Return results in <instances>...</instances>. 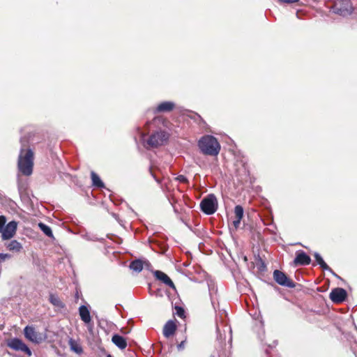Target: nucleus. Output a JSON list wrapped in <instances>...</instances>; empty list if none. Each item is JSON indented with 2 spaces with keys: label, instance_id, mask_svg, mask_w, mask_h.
I'll return each mask as SVG.
<instances>
[{
  "label": "nucleus",
  "instance_id": "nucleus-1",
  "mask_svg": "<svg viewBox=\"0 0 357 357\" xmlns=\"http://www.w3.org/2000/svg\"><path fill=\"white\" fill-rule=\"evenodd\" d=\"M34 165V152L30 148L22 147L17 158L19 172L25 176L32 174Z\"/></svg>",
  "mask_w": 357,
  "mask_h": 357
},
{
  "label": "nucleus",
  "instance_id": "nucleus-2",
  "mask_svg": "<svg viewBox=\"0 0 357 357\" xmlns=\"http://www.w3.org/2000/svg\"><path fill=\"white\" fill-rule=\"evenodd\" d=\"M198 146L204 155H217L220 150V145L217 139L212 135H204L198 142Z\"/></svg>",
  "mask_w": 357,
  "mask_h": 357
},
{
  "label": "nucleus",
  "instance_id": "nucleus-3",
  "mask_svg": "<svg viewBox=\"0 0 357 357\" xmlns=\"http://www.w3.org/2000/svg\"><path fill=\"white\" fill-rule=\"evenodd\" d=\"M331 9L334 13L343 17L351 15L354 11L350 0H335Z\"/></svg>",
  "mask_w": 357,
  "mask_h": 357
},
{
  "label": "nucleus",
  "instance_id": "nucleus-4",
  "mask_svg": "<svg viewBox=\"0 0 357 357\" xmlns=\"http://www.w3.org/2000/svg\"><path fill=\"white\" fill-rule=\"evenodd\" d=\"M200 208L206 215L213 214L218 208V202L215 196L211 194L204 198L200 203Z\"/></svg>",
  "mask_w": 357,
  "mask_h": 357
},
{
  "label": "nucleus",
  "instance_id": "nucleus-5",
  "mask_svg": "<svg viewBox=\"0 0 357 357\" xmlns=\"http://www.w3.org/2000/svg\"><path fill=\"white\" fill-rule=\"evenodd\" d=\"M168 139L169 134L165 131L160 130L151 134L146 143L151 148H158L167 142Z\"/></svg>",
  "mask_w": 357,
  "mask_h": 357
},
{
  "label": "nucleus",
  "instance_id": "nucleus-6",
  "mask_svg": "<svg viewBox=\"0 0 357 357\" xmlns=\"http://www.w3.org/2000/svg\"><path fill=\"white\" fill-rule=\"evenodd\" d=\"M273 278L275 281L280 285L289 288H294L296 286L292 280L289 278L284 273L279 270L274 271Z\"/></svg>",
  "mask_w": 357,
  "mask_h": 357
},
{
  "label": "nucleus",
  "instance_id": "nucleus-7",
  "mask_svg": "<svg viewBox=\"0 0 357 357\" xmlns=\"http://www.w3.org/2000/svg\"><path fill=\"white\" fill-rule=\"evenodd\" d=\"M17 228V222L16 221L9 222L0 231L1 238L3 240L11 239L16 234Z\"/></svg>",
  "mask_w": 357,
  "mask_h": 357
},
{
  "label": "nucleus",
  "instance_id": "nucleus-8",
  "mask_svg": "<svg viewBox=\"0 0 357 357\" xmlns=\"http://www.w3.org/2000/svg\"><path fill=\"white\" fill-rule=\"evenodd\" d=\"M296 257L293 261L294 266H307L311 263V258L303 250L296 252Z\"/></svg>",
  "mask_w": 357,
  "mask_h": 357
},
{
  "label": "nucleus",
  "instance_id": "nucleus-9",
  "mask_svg": "<svg viewBox=\"0 0 357 357\" xmlns=\"http://www.w3.org/2000/svg\"><path fill=\"white\" fill-rule=\"evenodd\" d=\"M347 296V291L342 288H335L330 293V299L335 303H340L345 301Z\"/></svg>",
  "mask_w": 357,
  "mask_h": 357
},
{
  "label": "nucleus",
  "instance_id": "nucleus-10",
  "mask_svg": "<svg viewBox=\"0 0 357 357\" xmlns=\"http://www.w3.org/2000/svg\"><path fill=\"white\" fill-rule=\"evenodd\" d=\"M8 347L15 351H22L28 355L31 354L29 348L20 339L14 338L8 343Z\"/></svg>",
  "mask_w": 357,
  "mask_h": 357
},
{
  "label": "nucleus",
  "instance_id": "nucleus-11",
  "mask_svg": "<svg viewBox=\"0 0 357 357\" xmlns=\"http://www.w3.org/2000/svg\"><path fill=\"white\" fill-rule=\"evenodd\" d=\"M153 274L156 280L160 281L161 282L164 283L165 285L169 287L170 288L175 289L176 287L172 282V280L170 279V278L164 272L161 271H155L153 272Z\"/></svg>",
  "mask_w": 357,
  "mask_h": 357
},
{
  "label": "nucleus",
  "instance_id": "nucleus-12",
  "mask_svg": "<svg viewBox=\"0 0 357 357\" xmlns=\"http://www.w3.org/2000/svg\"><path fill=\"white\" fill-rule=\"evenodd\" d=\"M175 108V104L171 101L160 102L155 109V113L169 112Z\"/></svg>",
  "mask_w": 357,
  "mask_h": 357
},
{
  "label": "nucleus",
  "instance_id": "nucleus-13",
  "mask_svg": "<svg viewBox=\"0 0 357 357\" xmlns=\"http://www.w3.org/2000/svg\"><path fill=\"white\" fill-rule=\"evenodd\" d=\"M177 326L174 321L169 320L168 321L163 328V335L166 337H169L172 336L176 331Z\"/></svg>",
  "mask_w": 357,
  "mask_h": 357
},
{
  "label": "nucleus",
  "instance_id": "nucleus-14",
  "mask_svg": "<svg viewBox=\"0 0 357 357\" xmlns=\"http://www.w3.org/2000/svg\"><path fill=\"white\" fill-rule=\"evenodd\" d=\"M7 250L10 252L19 253L22 251L23 247L22 244L17 240H12L10 242L5 244Z\"/></svg>",
  "mask_w": 357,
  "mask_h": 357
},
{
  "label": "nucleus",
  "instance_id": "nucleus-15",
  "mask_svg": "<svg viewBox=\"0 0 357 357\" xmlns=\"http://www.w3.org/2000/svg\"><path fill=\"white\" fill-rule=\"evenodd\" d=\"M79 313L81 319L84 323L89 324L91 321L90 312L86 306L81 305L79 308Z\"/></svg>",
  "mask_w": 357,
  "mask_h": 357
},
{
  "label": "nucleus",
  "instance_id": "nucleus-16",
  "mask_svg": "<svg viewBox=\"0 0 357 357\" xmlns=\"http://www.w3.org/2000/svg\"><path fill=\"white\" fill-rule=\"evenodd\" d=\"M24 331L26 338L31 342H38V333L35 331L33 327L27 326L25 327Z\"/></svg>",
  "mask_w": 357,
  "mask_h": 357
},
{
  "label": "nucleus",
  "instance_id": "nucleus-17",
  "mask_svg": "<svg viewBox=\"0 0 357 357\" xmlns=\"http://www.w3.org/2000/svg\"><path fill=\"white\" fill-rule=\"evenodd\" d=\"M144 264H149V262L143 261L142 259H135L130 262V268L133 271L139 273L143 270Z\"/></svg>",
  "mask_w": 357,
  "mask_h": 357
},
{
  "label": "nucleus",
  "instance_id": "nucleus-18",
  "mask_svg": "<svg viewBox=\"0 0 357 357\" xmlns=\"http://www.w3.org/2000/svg\"><path fill=\"white\" fill-rule=\"evenodd\" d=\"M112 341L116 347L121 349H125L127 347L126 340L119 335H114L112 336Z\"/></svg>",
  "mask_w": 357,
  "mask_h": 357
},
{
  "label": "nucleus",
  "instance_id": "nucleus-19",
  "mask_svg": "<svg viewBox=\"0 0 357 357\" xmlns=\"http://www.w3.org/2000/svg\"><path fill=\"white\" fill-rule=\"evenodd\" d=\"M91 178L92 181V185L94 187L98 188H105V184L99 177V176L92 171L91 172Z\"/></svg>",
  "mask_w": 357,
  "mask_h": 357
},
{
  "label": "nucleus",
  "instance_id": "nucleus-20",
  "mask_svg": "<svg viewBox=\"0 0 357 357\" xmlns=\"http://www.w3.org/2000/svg\"><path fill=\"white\" fill-rule=\"evenodd\" d=\"M49 301L51 304H52L54 306L59 307V308H64L65 304L61 301L59 297L57 295L51 294L50 295Z\"/></svg>",
  "mask_w": 357,
  "mask_h": 357
},
{
  "label": "nucleus",
  "instance_id": "nucleus-21",
  "mask_svg": "<svg viewBox=\"0 0 357 357\" xmlns=\"http://www.w3.org/2000/svg\"><path fill=\"white\" fill-rule=\"evenodd\" d=\"M314 257L316 259L317 264L321 266V268L324 270L328 271L333 272V270L328 266V264L324 261L322 257L319 253H314Z\"/></svg>",
  "mask_w": 357,
  "mask_h": 357
},
{
  "label": "nucleus",
  "instance_id": "nucleus-22",
  "mask_svg": "<svg viewBox=\"0 0 357 357\" xmlns=\"http://www.w3.org/2000/svg\"><path fill=\"white\" fill-rule=\"evenodd\" d=\"M69 345L70 347V349L75 353L80 354L82 353L83 350L80 344L75 340L70 339L69 340Z\"/></svg>",
  "mask_w": 357,
  "mask_h": 357
},
{
  "label": "nucleus",
  "instance_id": "nucleus-23",
  "mask_svg": "<svg viewBox=\"0 0 357 357\" xmlns=\"http://www.w3.org/2000/svg\"><path fill=\"white\" fill-rule=\"evenodd\" d=\"M40 229L48 237L54 238V235L51 228L43 222H39L38 225Z\"/></svg>",
  "mask_w": 357,
  "mask_h": 357
},
{
  "label": "nucleus",
  "instance_id": "nucleus-24",
  "mask_svg": "<svg viewBox=\"0 0 357 357\" xmlns=\"http://www.w3.org/2000/svg\"><path fill=\"white\" fill-rule=\"evenodd\" d=\"M235 218H243V208L241 206L237 205L234 208Z\"/></svg>",
  "mask_w": 357,
  "mask_h": 357
},
{
  "label": "nucleus",
  "instance_id": "nucleus-25",
  "mask_svg": "<svg viewBox=\"0 0 357 357\" xmlns=\"http://www.w3.org/2000/svg\"><path fill=\"white\" fill-rule=\"evenodd\" d=\"M175 314L181 319L185 318V313L184 309L178 305L174 307Z\"/></svg>",
  "mask_w": 357,
  "mask_h": 357
},
{
  "label": "nucleus",
  "instance_id": "nucleus-26",
  "mask_svg": "<svg viewBox=\"0 0 357 357\" xmlns=\"http://www.w3.org/2000/svg\"><path fill=\"white\" fill-rule=\"evenodd\" d=\"M11 255L8 253H0V263L5 261L6 259H10Z\"/></svg>",
  "mask_w": 357,
  "mask_h": 357
},
{
  "label": "nucleus",
  "instance_id": "nucleus-27",
  "mask_svg": "<svg viewBox=\"0 0 357 357\" xmlns=\"http://www.w3.org/2000/svg\"><path fill=\"white\" fill-rule=\"evenodd\" d=\"M6 218L4 215H0V231L6 226Z\"/></svg>",
  "mask_w": 357,
  "mask_h": 357
},
{
  "label": "nucleus",
  "instance_id": "nucleus-28",
  "mask_svg": "<svg viewBox=\"0 0 357 357\" xmlns=\"http://www.w3.org/2000/svg\"><path fill=\"white\" fill-rule=\"evenodd\" d=\"M176 180L182 183H187L188 182V178L184 175H178L176 177Z\"/></svg>",
  "mask_w": 357,
  "mask_h": 357
},
{
  "label": "nucleus",
  "instance_id": "nucleus-29",
  "mask_svg": "<svg viewBox=\"0 0 357 357\" xmlns=\"http://www.w3.org/2000/svg\"><path fill=\"white\" fill-rule=\"evenodd\" d=\"M298 1H299V0H278V1H279V2H280V3H287V4L296 3V2H298Z\"/></svg>",
  "mask_w": 357,
  "mask_h": 357
},
{
  "label": "nucleus",
  "instance_id": "nucleus-30",
  "mask_svg": "<svg viewBox=\"0 0 357 357\" xmlns=\"http://www.w3.org/2000/svg\"><path fill=\"white\" fill-rule=\"evenodd\" d=\"M241 220V218H235V220L233 221V225L235 227V228H238L239 227Z\"/></svg>",
  "mask_w": 357,
  "mask_h": 357
},
{
  "label": "nucleus",
  "instance_id": "nucleus-31",
  "mask_svg": "<svg viewBox=\"0 0 357 357\" xmlns=\"http://www.w3.org/2000/svg\"><path fill=\"white\" fill-rule=\"evenodd\" d=\"M185 340L181 341V343L178 344V350L183 349L185 347Z\"/></svg>",
  "mask_w": 357,
  "mask_h": 357
},
{
  "label": "nucleus",
  "instance_id": "nucleus-32",
  "mask_svg": "<svg viewBox=\"0 0 357 357\" xmlns=\"http://www.w3.org/2000/svg\"><path fill=\"white\" fill-rule=\"evenodd\" d=\"M150 172H151V173L152 176L155 178V179L158 183H160V180H159V179H158V178H156L155 176L153 174V172H152V169H151V168L150 169Z\"/></svg>",
  "mask_w": 357,
  "mask_h": 357
},
{
  "label": "nucleus",
  "instance_id": "nucleus-33",
  "mask_svg": "<svg viewBox=\"0 0 357 357\" xmlns=\"http://www.w3.org/2000/svg\"><path fill=\"white\" fill-rule=\"evenodd\" d=\"M197 116H198V117H199L201 120H202V119L201 116H199V115H198V114H197Z\"/></svg>",
  "mask_w": 357,
  "mask_h": 357
},
{
  "label": "nucleus",
  "instance_id": "nucleus-34",
  "mask_svg": "<svg viewBox=\"0 0 357 357\" xmlns=\"http://www.w3.org/2000/svg\"><path fill=\"white\" fill-rule=\"evenodd\" d=\"M107 357H112V356L111 355H109H109H107Z\"/></svg>",
  "mask_w": 357,
  "mask_h": 357
},
{
  "label": "nucleus",
  "instance_id": "nucleus-35",
  "mask_svg": "<svg viewBox=\"0 0 357 357\" xmlns=\"http://www.w3.org/2000/svg\"><path fill=\"white\" fill-rule=\"evenodd\" d=\"M211 357H213V356H211Z\"/></svg>",
  "mask_w": 357,
  "mask_h": 357
}]
</instances>
